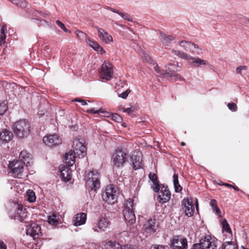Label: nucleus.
<instances>
[{"instance_id":"nucleus-1","label":"nucleus","mask_w":249,"mask_h":249,"mask_svg":"<svg viewBox=\"0 0 249 249\" xmlns=\"http://www.w3.org/2000/svg\"><path fill=\"white\" fill-rule=\"evenodd\" d=\"M13 129L16 136L20 139L27 137L30 133V124L26 119H21L15 122Z\"/></svg>"},{"instance_id":"nucleus-2","label":"nucleus","mask_w":249,"mask_h":249,"mask_svg":"<svg viewBox=\"0 0 249 249\" xmlns=\"http://www.w3.org/2000/svg\"><path fill=\"white\" fill-rule=\"evenodd\" d=\"M178 62H176V64L169 63L166 66V71H161L160 70L158 65L156 64L154 69L156 71V74L158 76L163 75L166 77H173L175 80H181V76L177 73L178 71Z\"/></svg>"},{"instance_id":"nucleus-3","label":"nucleus","mask_w":249,"mask_h":249,"mask_svg":"<svg viewBox=\"0 0 249 249\" xmlns=\"http://www.w3.org/2000/svg\"><path fill=\"white\" fill-rule=\"evenodd\" d=\"M26 166L25 163L18 160L11 161L8 165L9 169L12 176L18 178H22L26 174Z\"/></svg>"},{"instance_id":"nucleus-4","label":"nucleus","mask_w":249,"mask_h":249,"mask_svg":"<svg viewBox=\"0 0 249 249\" xmlns=\"http://www.w3.org/2000/svg\"><path fill=\"white\" fill-rule=\"evenodd\" d=\"M87 178L86 184L89 189V193H94L100 187L98 172L95 170L90 171L87 175Z\"/></svg>"},{"instance_id":"nucleus-5","label":"nucleus","mask_w":249,"mask_h":249,"mask_svg":"<svg viewBox=\"0 0 249 249\" xmlns=\"http://www.w3.org/2000/svg\"><path fill=\"white\" fill-rule=\"evenodd\" d=\"M118 193V191L116 187L113 185H109L107 186L105 191L102 193L103 199L108 204H113L117 201Z\"/></svg>"},{"instance_id":"nucleus-6","label":"nucleus","mask_w":249,"mask_h":249,"mask_svg":"<svg viewBox=\"0 0 249 249\" xmlns=\"http://www.w3.org/2000/svg\"><path fill=\"white\" fill-rule=\"evenodd\" d=\"M216 245L214 238L208 235L203 236L199 243L195 244L191 249H216Z\"/></svg>"},{"instance_id":"nucleus-7","label":"nucleus","mask_w":249,"mask_h":249,"mask_svg":"<svg viewBox=\"0 0 249 249\" xmlns=\"http://www.w3.org/2000/svg\"><path fill=\"white\" fill-rule=\"evenodd\" d=\"M134 203L132 199H128L123 211L125 220L130 225L136 222V216L134 211Z\"/></svg>"},{"instance_id":"nucleus-8","label":"nucleus","mask_w":249,"mask_h":249,"mask_svg":"<svg viewBox=\"0 0 249 249\" xmlns=\"http://www.w3.org/2000/svg\"><path fill=\"white\" fill-rule=\"evenodd\" d=\"M73 152L78 158H83L87 154V147L85 140L79 137L73 142Z\"/></svg>"},{"instance_id":"nucleus-9","label":"nucleus","mask_w":249,"mask_h":249,"mask_svg":"<svg viewBox=\"0 0 249 249\" xmlns=\"http://www.w3.org/2000/svg\"><path fill=\"white\" fill-rule=\"evenodd\" d=\"M127 159V153L123 150L118 149L112 154V159L114 166L119 168L124 166Z\"/></svg>"},{"instance_id":"nucleus-10","label":"nucleus","mask_w":249,"mask_h":249,"mask_svg":"<svg viewBox=\"0 0 249 249\" xmlns=\"http://www.w3.org/2000/svg\"><path fill=\"white\" fill-rule=\"evenodd\" d=\"M110 225L111 222L109 218L105 216H101L97 222L93 224L92 229L95 232L105 231Z\"/></svg>"},{"instance_id":"nucleus-11","label":"nucleus","mask_w":249,"mask_h":249,"mask_svg":"<svg viewBox=\"0 0 249 249\" xmlns=\"http://www.w3.org/2000/svg\"><path fill=\"white\" fill-rule=\"evenodd\" d=\"M28 215L27 209L24 208L22 205L18 204L15 212L11 214V216L13 219L24 222L28 218Z\"/></svg>"},{"instance_id":"nucleus-12","label":"nucleus","mask_w":249,"mask_h":249,"mask_svg":"<svg viewBox=\"0 0 249 249\" xmlns=\"http://www.w3.org/2000/svg\"><path fill=\"white\" fill-rule=\"evenodd\" d=\"M113 66L108 61H105L102 64L100 71V77L101 78L109 80L113 76Z\"/></svg>"},{"instance_id":"nucleus-13","label":"nucleus","mask_w":249,"mask_h":249,"mask_svg":"<svg viewBox=\"0 0 249 249\" xmlns=\"http://www.w3.org/2000/svg\"><path fill=\"white\" fill-rule=\"evenodd\" d=\"M170 247L172 249H187V240L181 236H176L171 241Z\"/></svg>"},{"instance_id":"nucleus-14","label":"nucleus","mask_w":249,"mask_h":249,"mask_svg":"<svg viewBox=\"0 0 249 249\" xmlns=\"http://www.w3.org/2000/svg\"><path fill=\"white\" fill-rule=\"evenodd\" d=\"M44 143L49 147L59 145L62 143L61 139L58 134H48L43 139Z\"/></svg>"},{"instance_id":"nucleus-15","label":"nucleus","mask_w":249,"mask_h":249,"mask_svg":"<svg viewBox=\"0 0 249 249\" xmlns=\"http://www.w3.org/2000/svg\"><path fill=\"white\" fill-rule=\"evenodd\" d=\"M159 188V191L156 192L158 193V199L161 203H166L170 199V192L168 187L163 185L160 186Z\"/></svg>"},{"instance_id":"nucleus-16","label":"nucleus","mask_w":249,"mask_h":249,"mask_svg":"<svg viewBox=\"0 0 249 249\" xmlns=\"http://www.w3.org/2000/svg\"><path fill=\"white\" fill-rule=\"evenodd\" d=\"M158 228V224L156 223L155 219H149L145 221L143 225L144 231L150 234L155 233Z\"/></svg>"},{"instance_id":"nucleus-17","label":"nucleus","mask_w":249,"mask_h":249,"mask_svg":"<svg viewBox=\"0 0 249 249\" xmlns=\"http://www.w3.org/2000/svg\"><path fill=\"white\" fill-rule=\"evenodd\" d=\"M26 234L35 239L41 234V228L36 223H31L26 227Z\"/></svg>"},{"instance_id":"nucleus-18","label":"nucleus","mask_w":249,"mask_h":249,"mask_svg":"<svg viewBox=\"0 0 249 249\" xmlns=\"http://www.w3.org/2000/svg\"><path fill=\"white\" fill-rule=\"evenodd\" d=\"M182 204L186 215L189 217L192 216L194 212L192 199L188 197L184 198L182 201Z\"/></svg>"},{"instance_id":"nucleus-19","label":"nucleus","mask_w":249,"mask_h":249,"mask_svg":"<svg viewBox=\"0 0 249 249\" xmlns=\"http://www.w3.org/2000/svg\"><path fill=\"white\" fill-rule=\"evenodd\" d=\"M98 36L101 41L106 43L109 44L113 42V38L112 36L104 29L98 27H96Z\"/></svg>"},{"instance_id":"nucleus-20","label":"nucleus","mask_w":249,"mask_h":249,"mask_svg":"<svg viewBox=\"0 0 249 249\" xmlns=\"http://www.w3.org/2000/svg\"><path fill=\"white\" fill-rule=\"evenodd\" d=\"M71 172L72 171L70 168V166L64 165L60 167V174L61 179L65 182L70 181L72 177Z\"/></svg>"},{"instance_id":"nucleus-21","label":"nucleus","mask_w":249,"mask_h":249,"mask_svg":"<svg viewBox=\"0 0 249 249\" xmlns=\"http://www.w3.org/2000/svg\"><path fill=\"white\" fill-rule=\"evenodd\" d=\"M13 137L11 131L7 129H4L0 132V144H5L10 142Z\"/></svg>"},{"instance_id":"nucleus-22","label":"nucleus","mask_w":249,"mask_h":249,"mask_svg":"<svg viewBox=\"0 0 249 249\" xmlns=\"http://www.w3.org/2000/svg\"><path fill=\"white\" fill-rule=\"evenodd\" d=\"M87 220V214L81 213L76 214L73 218V225L78 226L84 224Z\"/></svg>"},{"instance_id":"nucleus-23","label":"nucleus","mask_w":249,"mask_h":249,"mask_svg":"<svg viewBox=\"0 0 249 249\" xmlns=\"http://www.w3.org/2000/svg\"><path fill=\"white\" fill-rule=\"evenodd\" d=\"M18 160H21L25 163V165L27 166L32 163V158L30 154L28 153L26 150H23L20 153Z\"/></svg>"},{"instance_id":"nucleus-24","label":"nucleus","mask_w":249,"mask_h":249,"mask_svg":"<svg viewBox=\"0 0 249 249\" xmlns=\"http://www.w3.org/2000/svg\"><path fill=\"white\" fill-rule=\"evenodd\" d=\"M131 160L134 170H137L142 167V159L140 153L136 155H132L131 156Z\"/></svg>"},{"instance_id":"nucleus-25","label":"nucleus","mask_w":249,"mask_h":249,"mask_svg":"<svg viewBox=\"0 0 249 249\" xmlns=\"http://www.w3.org/2000/svg\"><path fill=\"white\" fill-rule=\"evenodd\" d=\"M179 46L184 50L189 52H194V49L198 48V46L186 41H181L179 43Z\"/></svg>"},{"instance_id":"nucleus-26","label":"nucleus","mask_w":249,"mask_h":249,"mask_svg":"<svg viewBox=\"0 0 249 249\" xmlns=\"http://www.w3.org/2000/svg\"><path fill=\"white\" fill-rule=\"evenodd\" d=\"M73 152L70 151L66 153L65 155V162L68 164L69 166H71L75 162V159L76 157H77V156H76L74 153H73Z\"/></svg>"},{"instance_id":"nucleus-27","label":"nucleus","mask_w":249,"mask_h":249,"mask_svg":"<svg viewBox=\"0 0 249 249\" xmlns=\"http://www.w3.org/2000/svg\"><path fill=\"white\" fill-rule=\"evenodd\" d=\"M86 41L90 47L92 48L95 51L98 52V53H100L102 54L105 52L103 48L96 42L92 40L89 38L86 39Z\"/></svg>"},{"instance_id":"nucleus-28","label":"nucleus","mask_w":249,"mask_h":249,"mask_svg":"<svg viewBox=\"0 0 249 249\" xmlns=\"http://www.w3.org/2000/svg\"><path fill=\"white\" fill-rule=\"evenodd\" d=\"M160 38L161 42L165 46H168L171 42L174 40V37L171 35L160 33Z\"/></svg>"},{"instance_id":"nucleus-29","label":"nucleus","mask_w":249,"mask_h":249,"mask_svg":"<svg viewBox=\"0 0 249 249\" xmlns=\"http://www.w3.org/2000/svg\"><path fill=\"white\" fill-rule=\"evenodd\" d=\"M149 178L153 183L152 187L154 192L159 191V187L161 185L159 183L157 176L155 174L150 173L149 175Z\"/></svg>"},{"instance_id":"nucleus-30","label":"nucleus","mask_w":249,"mask_h":249,"mask_svg":"<svg viewBox=\"0 0 249 249\" xmlns=\"http://www.w3.org/2000/svg\"><path fill=\"white\" fill-rule=\"evenodd\" d=\"M122 246L119 243L109 240L106 242L105 245V249H121Z\"/></svg>"},{"instance_id":"nucleus-31","label":"nucleus","mask_w":249,"mask_h":249,"mask_svg":"<svg viewBox=\"0 0 249 249\" xmlns=\"http://www.w3.org/2000/svg\"><path fill=\"white\" fill-rule=\"evenodd\" d=\"M172 53L178 57L187 60H189V58H191V55L187 54L186 53L183 52L179 50H172Z\"/></svg>"},{"instance_id":"nucleus-32","label":"nucleus","mask_w":249,"mask_h":249,"mask_svg":"<svg viewBox=\"0 0 249 249\" xmlns=\"http://www.w3.org/2000/svg\"><path fill=\"white\" fill-rule=\"evenodd\" d=\"M59 217L55 213H53L48 216V223L53 226L56 225L58 223Z\"/></svg>"},{"instance_id":"nucleus-33","label":"nucleus","mask_w":249,"mask_h":249,"mask_svg":"<svg viewBox=\"0 0 249 249\" xmlns=\"http://www.w3.org/2000/svg\"><path fill=\"white\" fill-rule=\"evenodd\" d=\"M191 58H189V60H193V63L195 64L196 67H199L201 65H207V62L204 59H202L198 57H194L191 56Z\"/></svg>"},{"instance_id":"nucleus-34","label":"nucleus","mask_w":249,"mask_h":249,"mask_svg":"<svg viewBox=\"0 0 249 249\" xmlns=\"http://www.w3.org/2000/svg\"><path fill=\"white\" fill-rule=\"evenodd\" d=\"M87 112L89 113L98 114L99 115H101L105 117H108L109 114V112L106 111H104L102 109L95 110L94 108H91L90 109H88L87 110Z\"/></svg>"},{"instance_id":"nucleus-35","label":"nucleus","mask_w":249,"mask_h":249,"mask_svg":"<svg viewBox=\"0 0 249 249\" xmlns=\"http://www.w3.org/2000/svg\"><path fill=\"white\" fill-rule=\"evenodd\" d=\"M173 183L176 192L178 193L182 190V187L179 185L178 180V174H174L173 175Z\"/></svg>"},{"instance_id":"nucleus-36","label":"nucleus","mask_w":249,"mask_h":249,"mask_svg":"<svg viewBox=\"0 0 249 249\" xmlns=\"http://www.w3.org/2000/svg\"><path fill=\"white\" fill-rule=\"evenodd\" d=\"M26 199L27 200L31 203H33L35 202L36 200V196L35 195V193L34 191L31 190H28L26 191Z\"/></svg>"},{"instance_id":"nucleus-37","label":"nucleus","mask_w":249,"mask_h":249,"mask_svg":"<svg viewBox=\"0 0 249 249\" xmlns=\"http://www.w3.org/2000/svg\"><path fill=\"white\" fill-rule=\"evenodd\" d=\"M7 30V27L5 25H3L0 29V45L4 44L5 42L6 34L5 31Z\"/></svg>"},{"instance_id":"nucleus-38","label":"nucleus","mask_w":249,"mask_h":249,"mask_svg":"<svg viewBox=\"0 0 249 249\" xmlns=\"http://www.w3.org/2000/svg\"><path fill=\"white\" fill-rule=\"evenodd\" d=\"M222 229L223 231H225L231 235V230L230 228L229 224L228 223L226 219H224L222 221Z\"/></svg>"},{"instance_id":"nucleus-39","label":"nucleus","mask_w":249,"mask_h":249,"mask_svg":"<svg viewBox=\"0 0 249 249\" xmlns=\"http://www.w3.org/2000/svg\"><path fill=\"white\" fill-rule=\"evenodd\" d=\"M222 249H238L231 241H227L222 244Z\"/></svg>"},{"instance_id":"nucleus-40","label":"nucleus","mask_w":249,"mask_h":249,"mask_svg":"<svg viewBox=\"0 0 249 249\" xmlns=\"http://www.w3.org/2000/svg\"><path fill=\"white\" fill-rule=\"evenodd\" d=\"M210 205L213 209V210L217 214L220 213V209L217 205L216 201L214 199H212L210 202Z\"/></svg>"},{"instance_id":"nucleus-41","label":"nucleus","mask_w":249,"mask_h":249,"mask_svg":"<svg viewBox=\"0 0 249 249\" xmlns=\"http://www.w3.org/2000/svg\"><path fill=\"white\" fill-rule=\"evenodd\" d=\"M8 107L7 106V103L5 101L0 103V115L4 114V113L7 111Z\"/></svg>"},{"instance_id":"nucleus-42","label":"nucleus","mask_w":249,"mask_h":249,"mask_svg":"<svg viewBox=\"0 0 249 249\" xmlns=\"http://www.w3.org/2000/svg\"><path fill=\"white\" fill-rule=\"evenodd\" d=\"M143 60V61L146 62H150L151 61L150 56L145 52L142 51L140 54Z\"/></svg>"},{"instance_id":"nucleus-43","label":"nucleus","mask_w":249,"mask_h":249,"mask_svg":"<svg viewBox=\"0 0 249 249\" xmlns=\"http://www.w3.org/2000/svg\"><path fill=\"white\" fill-rule=\"evenodd\" d=\"M56 24L60 27L65 32L70 33L71 31L69 30L65 26V25L60 21L56 20Z\"/></svg>"},{"instance_id":"nucleus-44","label":"nucleus","mask_w":249,"mask_h":249,"mask_svg":"<svg viewBox=\"0 0 249 249\" xmlns=\"http://www.w3.org/2000/svg\"><path fill=\"white\" fill-rule=\"evenodd\" d=\"M150 249H169V247L167 246L155 244L150 247Z\"/></svg>"},{"instance_id":"nucleus-45","label":"nucleus","mask_w":249,"mask_h":249,"mask_svg":"<svg viewBox=\"0 0 249 249\" xmlns=\"http://www.w3.org/2000/svg\"><path fill=\"white\" fill-rule=\"evenodd\" d=\"M130 91L131 90L130 89H127L125 91L123 92L120 94L118 93V96L119 97H121L123 99H126L127 97L128 94L130 93Z\"/></svg>"},{"instance_id":"nucleus-46","label":"nucleus","mask_w":249,"mask_h":249,"mask_svg":"<svg viewBox=\"0 0 249 249\" xmlns=\"http://www.w3.org/2000/svg\"><path fill=\"white\" fill-rule=\"evenodd\" d=\"M111 118L113 120L118 123L121 122L122 120V117L117 114H112Z\"/></svg>"},{"instance_id":"nucleus-47","label":"nucleus","mask_w":249,"mask_h":249,"mask_svg":"<svg viewBox=\"0 0 249 249\" xmlns=\"http://www.w3.org/2000/svg\"><path fill=\"white\" fill-rule=\"evenodd\" d=\"M228 107L229 109L232 111H236L237 110V106L234 103H229L228 104Z\"/></svg>"},{"instance_id":"nucleus-48","label":"nucleus","mask_w":249,"mask_h":249,"mask_svg":"<svg viewBox=\"0 0 249 249\" xmlns=\"http://www.w3.org/2000/svg\"><path fill=\"white\" fill-rule=\"evenodd\" d=\"M247 69V67L245 66H239L236 68V73L238 74H241L242 71L246 70Z\"/></svg>"},{"instance_id":"nucleus-49","label":"nucleus","mask_w":249,"mask_h":249,"mask_svg":"<svg viewBox=\"0 0 249 249\" xmlns=\"http://www.w3.org/2000/svg\"><path fill=\"white\" fill-rule=\"evenodd\" d=\"M72 101L73 102H79L83 106H85V105H87V102L85 100H82V99H79L77 98H75L74 99H73L72 100Z\"/></svg>"},{"instance_id":"nucleus-50","label":"nucleus","mask_w":249,"mask_h":249,"mask_svg":"<svg viewBox=\"0 0 249 249\" xmlns=\"http://www.w3.org/2000/svg\"><path fill=\"white\" fill-rule=\"evenodd\" d=\"M76 34L78 38L84 37L86 36V35L83 32L80 31L79 30L76 31Z\"/></svg>"},{"instance_id":"nucleus-51","label":"nucleus","mask_w":249,"mask_h":249,"mask_svg":"<svg viewBox=\"0 0 249 249\" xmlns=\"http://www.w3.org/2000/svg\"><path fill=\"white\" fill-rule=\"evenodd\" d=\"M133 111L131 107H128L123 109V112L127 113L129 115H130L131 113Z\"/></svg>"},{"instance_id":"nucleus-52","label":"nucleus","mask_w":249,"mask_h":249,"mask_svg":"<svg viewBox=\"0 0 249 249\" xmlns=\"http://www.w3.org/2000/svg\"><path fill=\"white\" fill-rule=\"evenodd\" d=\"M0 249H7L6 246L2 241L0 240Z\"/></svg>"},{"instance_id":"nucleus-53","label":"nucleus","mask_w":249,"mask_h":249,"mask_svg":"<svg viewBox=\"0 0 249 249\" xmlns=\"http://www.w3.org/2000/svg\"><path fill=\"white\" fill-rule=\"evenodd\" d=\"M124 19H125V20H128L129 21H132V19L131 18V17L129 15L126 14L125 15V17L124 18Z\"/></svg>"},{"instance_id":"nucleus-54","label":"nucleus","mask_w":249,"mask_h":249,"mask_svg":"<svg viewBox=\"0 0 249 249\" xmlns=\"http://www.w3.org/2000/svg\"><path fill=\"white\" fill-rule=\"evenodd\" d=\"M133 249V248H132L130 246H128V245H124L123 246H122V249Z\"/></svg>"},{"instance_id":"nucleus-55","label":"nucleus","mask_w":249,"mask_h":249,"mask_svg":"<svg viewBox=\"0 0 249 249\" xmlns=\"http://www.w3.org/2000/svg\"><path fill=\"white\" fill-rule=\"evenodd\" d=\"M125 14H125V13L120 12V13H119L118 15H119L121 17H122L123 18H124Z\"/></svg>"},{"instance_id":"nucleus-56","label":"nucleus","mask_w":249,"mask_h":249,"mask_svg":"<svg viewBox=\"0 0 249 249\" xmlns=\"http://www.w3.org/2000/svg\"><path fill=\"white\" fill-rule=\"evenodd\" d=\"M223 185H225L226 186H228V187H232V185L228 184V183H224V184H223Z\"/></svg>"},{"instance_id":"nucleus-57","label":"nucleus","mask_w":249,"mask_h":249,"mask_svg":"<svg viewBox=\"0 0 249 249\" xmlns=\"http://www.w3.org/2000/svg\"><path fill=\"white\" fill-rule=\"evenodd\" d=\"M111 11L113 12H114V13H117L118 14H119V13H120V12L119 11H117L115 9H111Z\"/></svg>"},{"instance_id":"nucleus-58","label":"nucleus","mask_w":249,"mask_h":249,"mask_svg":"<svg viewBox=\"0 0 249 249\" xmlns=\"http://www.w3.org/2000/svg\"><path fill=\"white\" fill-rule=\"evenodd\" d=\"M232 188H233L235 190H236L237 191H239V189L236 186H232Z\"/></svg>"},{"instance_id":"nucleus-59","label":"nucleus","mask_w":249,"mask_h":249,"mask_svg":"<svg viewBox=\"0 0 249 249\" xmlns=\"http://www.w3.org/2000/svg\"><path fill=\"white\" fill-rule=\"evenodd\" d=\"M38 247V246L37 245H35L34 246H33V249H39V248H37Z\"/></svg>"},{"instance_id":"nucleus-60","label":"nucleus","mask_w":249,"mask_h":249,"mask_svg":"<svg viewBox=\"0 0 249 249\" xmlns=\"http://www.w3.org/2000/svg\"><path fill=\"white\" fill-rule=\"evenodd\" d=\"M196 209L197 210H198V203H197V201L196 202Z\"/></svg>"},{"instance_id":"nucleus-61","label":"nucleus","mask_w":249,"mask_h":249,"mask_svg":"<svg viewBox=\"0 0 249 249\" xmlns=\"http://www.w3.org/2000/svg\"><path fill=\"white\" fill-rule=\"evenodd\" d=\"M181 144V145L184 146V145H185V143L184 142H182Z\"/></svg>"},{"instance_id":"nucleus-62","label":"nucleus","mask_w":249,"mask_h":249,"mask_svg":"<svg viewBox=\"0 0 249 249\" xmlns=\"http://www.w3.org/2000/svg\"><path fill=\"white\" fill-rule=\"evenodd\" d=\"M247 23H249V19H247Z\"/></svg>"}]
</instances>
